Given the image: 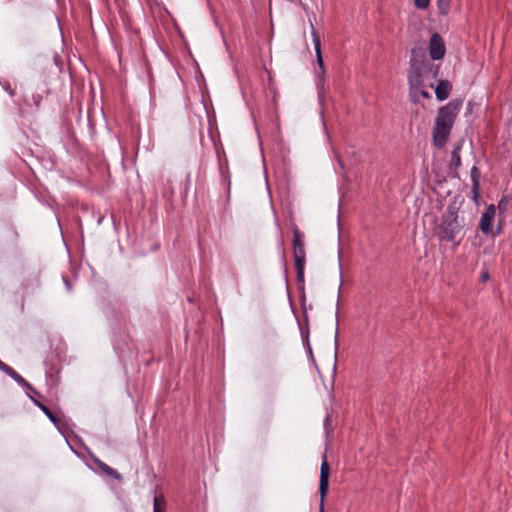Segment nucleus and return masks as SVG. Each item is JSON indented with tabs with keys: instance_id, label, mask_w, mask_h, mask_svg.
I'll return each mask as SVG.
<instances>
[{
	"instance_id": "f03ea898",
	"label": "nucleus",
	"mask_w": 512,
	"mask_h": 512,
	"mask_svg": "<svg viewBox=\"0 0 512 512\" xmlns=\"http://www.w3.org/2000/svg\"><path fill=\"white\" fill-rule=\"evenodd\" d=\"M439 73V66L431 63L427 58L425 49L422 46L414 47L411 50L410 58V71H409V82L418 83V75L431 74L433 77H437Z\"/></svg>"
},
{
	"instance_id": "423d86ee",
	"label": "nucleus",
	"mask_w": 512,
	"mask_h": 512,
	"mask_svg": "<svg viewBox=\"0 0 512 512\" xmlns=\"http://www.w3.org/2000/svg\"><path fill=\"white\" fill-rule=\"evenodd\" d=\"M428 49L431 60L437 61L444 58L446 46L443 38L438 33L431 35Z\"/></svg>"
},
{
	"instance_id": "4468645a",
	"label": "nucleus",
	"mask_w": 512,
	"mask_h": 512,
	"mask_svg": "<svg viewBox=\"0 0 512 512\" xmlns=\"http://www.w3.org/2000/svg\"><path fill=\"white\" fill-rule=\"evenodd\" d=\"M5 366V371L14 379L16 380L19 384H21L22 386L28 388V389H32L31 385L21 376L19 375L14 369H12L11 367L7 366V365H4Z\"/></svg>"
},
{
	"instance_id": "ddd939ff",
	"label": "nucleus",
	"mask_w": 512,
	"mask_h": 512,
	"mask_svg": "<svg viewBox=\"0 0 512 512\" xmlns=\"http://www.w3.org/2000/svg\"><path fill=\"white\" fill-rule=\"evenodd\" d=\"M166 500L162 494L156 495L153 499V512H166Z\"/></svg>"
},
{
	"instance_id": "dca6fc26",
	"label": "nucleus",
	"mask_w": 512,
	"mask_h": 512,
	"mask_svg": "<svg viewBox=\"0 0 512 512\" xmlns=\"http://www.w3.org/2000/svg\"><path fill=\"white\" fill-rule=\"evenodd\" d=\"M460 150L461 145L459 144L452 151L451 166L454 167L455 169H457L461 165Z\"/></svg>"
},
{
	"instance_id": "9b49d317",
	"label": "nucleus",
	"mask_w": 512,
	"mask_h": 512,
	"mask_svg": "<svg viewBox=\"0 0 512 512\" xmlns=\"http://www.w3.org/2000/svg\"><path fill=\"white\" fill-rule=\"evenodd\" d=\"M95 463L102 470V472H104L106 475H108L116 480L122 479L121 475L115 469L108 466L106 463L102 462L101 460L96 459Z\"/></svg>"
},
{
	"instance_id": "39448f33",
	"label": "nucleus",
	"mask_w": 512,
	"mask_h": 512,
	"mask_svg": "<svg viewBox=\"0 0 512 512\" xmlns=\"http://www.w3.org/2000/svg\"><path fill=\"white\" fill-rule=\"evenodd\" d=\"M329 475L330 466L326 459V455L323 456V461L320 468V481H319V494H320V512H324V499L328 493L329 487Z\"/></svg>"
},
{
	"instance_id": "f8f14e48",
	"label": "nucleus",
	"mask_w": 512,
	"mask_h": 512,
	"mask_svg": "<svg viewBox=\"0 0 512 512\" xmlns=\"http://www.w3.org/2000/svg\"><path fill=\"white\" fill-rule=\"evenodd\" d=\"M32 400L55 425L59 424V418L46 405L34 398Z\"/></svg>"
},
{
	"instance_id": "2eb2a0df",
	"label": "nucleus",
	"mask_w": 512,
	"mask_h": 512,
	"mask_svg": "<svg viewBox=\"0 0 512 512\" xmlns=\"http://www.w3.org/2000/svg\"><path fill=\"white\" fill-rule=\"evenodd\" d=\"M479 172L478 169L474 166L471 169V178L473 181V198L476 200L479 197Z\"/></svg>"
},
{
	"instance_id": "6ab92c4d",
	"label": "nucleus",
	"mask_w": 512,
	"mask_h": 512,
	"mask_svg": "<svg viewBox=\"0 0 512 512\" xmlns=\"http://www.w3.org/2000/svg\"><path fill=\"white\" fill-rule=\"evenodd\" d=\"M507 205H508V199L502 198L498 203V208L501 212H504L506 210Z\"/></svg>"
},
{
	"instance_id": "9d476101",
	"label": "nucleus",
	"mask_w": 512,
	"mask_h": 512,
	"mask_svg": "<svg viewBox=\"0 0 512 512\" xmlns=\"http://www.w3.org/2000/svg\"><path fill=\"white\" fill-rule=\"evenodd\" d=\"M311 34H312L313 43H314V47H315L317 63L319 65L320 69L324 72V62H323L322 53H321V41H320V37H319L318 33L316 32V30L312 24H311Z\"/></svg>"
},
{
	"instance_id": "a211bd4d",
	"label": "nucleus",
	"mask_w": 512,
	"mask_h": 512,
	"mask_svg": "<svg viewBox=\"0 0 512 512\" xmlns=\"http://www.w3.org/2000/svg\"><path fill=\"white\" fill-rule=\"evenodd\" d=\"M414 5L419 9H426L430 4V0H413Z\"/></svg>"
},
{
	"instance_id": "1a4fd4ad",
	"label": "nucleus",
	"mask_w": 512,
	"mask_h": 512,
	"mask_svg": "<svg viewBox=\"0 0 512 512\" xmlns=\"http://www.w3.org/2000/svg\"><path fill=\"white\" fill-rule=\"evenodd\" d=\"M452 85L448 80L439 81L435 88V94L438 100L443 101L449 97Z\"/></svg>"
},
{
	"instance_id": "f3484780",
	"label": "nucleus",
	"mask_w": 512,
	"mask_h": 512,
	"mask_svg": "<svg viewBox=\"0 0 512 512\" xmlns=\"http://www.w3.org/2000/svg\"><path fill=\"white\" fill-rule=\"evenodd\" d=\"M440 14L447 15L450 9V0H437Z\"/></svg>"
},
{
	"instance_id": "0eeeda50",
	"label": "nucleus",
	"mask_w": 512,
	"mask_h": 512,
	"mask_svg": "<svg viewBox=\"0 0 512 512\" xmlns=\"http://www.w3.org/2000/svg\"><path fill=\"white\" fill-rule=\"evenodd\" d=\"M425 75H418V83L417 85L415 83L409 82L410 84V96L413 101H418L419 96L423 98H431V95L429 91L426 89V85L424 83V77Z\"/></svg>"
},
{
	"instance_id": "f257e3e1",
	"label": "nucleus",
	"mask_w": 512,
	"mask_h": 512,
	"mask_svg": "<svg viewBox=\"0 0 512 512\" xmlns=\"http://www.w3.org/2000/svg\"><path fill=\"white\" fill-rule=\"evenodd\" d=\"M461 105V100H452L438 110L432 132L433 144L436 147L442 148L445 145Z\"/></svg>"
},
{
	"instance_id": "6e6552de",
	"label": "nucleus",
	"mask_w": 512,
	"mask_h": 512,
	"mask_svg": "<svg viewBox=\"0 0 512 512\" xmlns=\"http://www.w3.org/2000/svg\"><path fill=\"white\" fill-rule=\"evenodd\" d=\"M495 214L496 207L493 204L489 205L482 214L479 227L483 233L488 234L491 232L492 222L495 217Z\"/></svg>"
},
{
	"instance_id": "20e7f679",
	"label": "nucleus",
	"mask_w": 512,
	"mask_h": 512,
	"mask_svg": "<svg viewBox=\"0 0 512 512\" xmlns=\"http://www.w3.org/2000/svg\"><path fill=\"white\" fill-rule=\"evenodd\" d=\"M293 254L298 281L303 282L306 252L304 236L298 228H294L293 230Z\"/></svg>"
},
{
	"instance_id": "aec40b11",
	"label": "nucleus",
	"mask_w": 512,
	"mask_h": 512,
	"mask_svg": "<svg viewBox=\"0 0 512 512\" xmlns=\"http://www.w3.org/2000/svg\"><path fill=\"white\" fill-rule=\"evenodd\" d=\"M4 89L8 92V94L13 97L15 95V90L11 87L9 83L4 84Z\"/></svg>"
},
{
	"instance_id": "7ed1b4c3",
	"label": "nucleus",
	"mask_w": 512,
	"mask_h": 512,
	"mask_svg": "<svg viewBox=\"0 0 512 512\" xmlns=\"http://www.w3.org/2000/svg\"><path fill=\"white\" fill-rule=\"evenodd\" d=\"M461 231V225L458 221L456 211L449 210L443 216L442 222L438 226V235L441 239L447 241L455 240L456 236Z\"/></svg>"
},
{
	"instance_id": "412c9836",
	"label": "nucleus",
	"mask_w": 512,
	"mask_h": 512,
	"mask_svg": "<svg viewBox=\"0 0 512 512\" xmlns=\"http://www.w3.org/2000/svg\"><path fill=\"white\" fill-rule=\"evenodd\" d=\"M488 278H489V275H488V273H487V272L482 273V275H481V280H482V281H487V280H488Z\"/></svg>"
}]
</instances>
